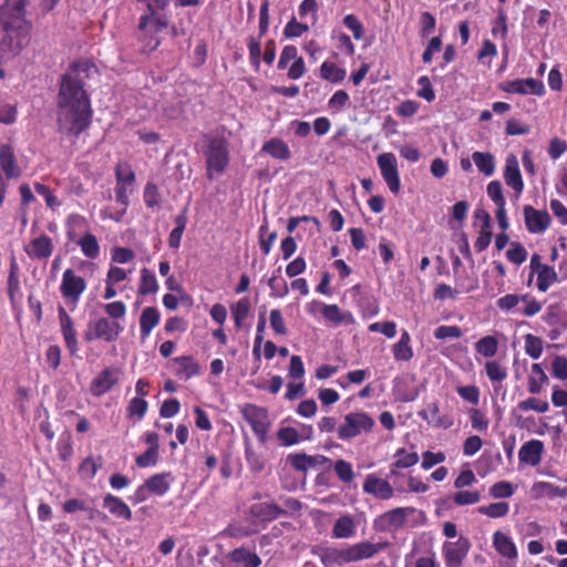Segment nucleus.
Masks as SVG:
<instances>
[{"instance_id":"f257e3e1","label":"nucleus","mask_w":567,"mask_h":567,"mask_svg":"<svg viewBox=\"0 0 567 567\" xmlns=\"http://www.w3.org/2000/svg\"><path fill=\"white\" fill-rule=\"evenodd\" d=\"M94 69L95 65L87 60L74 61L60 80L59 121L68 122V133L75 137H79L92 122L91 100L84 90V81Z\"/></svg>"},{"instance_id":"f03ea898","label":"nucleus","mask_w":567,"mask_h":567,"mask_svg":"<svg viewBox=\"0 0 567 567\" xmlns=\"http://www.w3.org/2000/svg\"><path fill=\"white\" fill-rule=\"evenodd\" d=\"M167 16L141 14L137 23V41L143 52H153L162 43L161 33L168 29Z\"/></svg>"},{"instance_id":"7ed1b4c3","label":"nucleus","mask_w":567,"mask_h":567,"mask_svg":"<svg viewBox=\"0 0 567 567\" xmlns=\"http://www.w3.org/2000/svg\"><path fill=\"white\" fill-rule=\"evenodd\" d=\"M115 200L117 204L122 205V210L117 212L115 215H111L115 221H121L126 209L130 205V195L134 192V185L136 182V175L128 162H120L116 164L115 168Z\"/></svg>"},{"instance_id":"20e7f679","label":"nucleus","mask_w":567,"mask_h":567,"mask_svg":"<svg viewBox=\"0 0 567 567\" xmlns=\"http://www.w3.org/2000/svg\"><path fill=\"white\" fill-rule=\"evenodd\" d=\"M375 421L363 411H353L343 416L342 422L338 425L337 437L348 442L360 435L369 434L373 431Z\"/></svg>"},{"instance_id":"39448f33","label":"nucleus","mask_w":567,"mask_h":567,"mask_svg":"<svg viewBox=\"0 0 567 567\" xmlns=\"http://www.w3.org/2000/svg\"><path fill=\"white\" fill-rule=\"evenodd\" d=\"M0 27V58L17 56L30 42L32 28Z\"/></svg>"},{"instance_id":"423d86ee","label":"nucleus","mask_w":567,"mask_h":567,"mask_svg":"<svg viewBox=\"0 0 567 567\" xmlns=\"http://www.w3.org/2000/svg\"><path fill=\"white\" fill-rule=\"evenodd\" d=\"M86 287L87 285L85 279L76 275L72 268L64 270L60 285V293L71 311L76 309L81 296L86 290Z\"/></svg>"},{"instance_id":"0eeeda50","label":"nucleus","mask_w":567,"mask_h":567,"mask_svg":"<svg viewBox=\"0 0 567 567\" xmlns=\"http://www.w3.org/2000/svg\"><path fill=\"white\" fill-rule=\"evenodd\" d=\"M28 0H4L0 4V27L32 28L25 17Z\"/></svg>"},{"instance_id":"6e6552de","label":"nucleus","mask_w":567,"mask_h":567,"mask_svg":"<svg viewBox=\"0 0 567 567\" xmlns=\"http://www.w3.org/2000/svg\"><path fill=\"white\" fill-rule=\"evenodd\" d=\"M207 175L212 178L210 172L223 173L229 163V151L225 138L214 137L209 141L205 152Z\"/></svg>"},{"instance_id":"1a4fd4ad","label":"nucleus","mask_w":567,"mask_h":567,"mask_svg":"<svg viewBox=\"0 0 567 567\" xmlns=\"http://www.w3.org/2000/svg\"><path fill=\"white\" fill-rule=\"evenodd\" d=\"M377 163L382 178L393 194H398L401 189V181L398 169L396 156L391 153H382L378 155Z\"/></svg>"},{"instance_id":"9d476101","label":"nucleus","mask_w":567,"mask_h":567,"mask_svg":"<svg viewBox=\"0 0 567 567\" xmlns=\"http://www.w3.org/2000/svg\"><path fill=\"white\" fill-rule=\"evenodd\" d=\"M291 61L292 63L288 69L287 76L290 80H298L302 78L307 71L306 63L303 58L298 54L297 47L288 44L284 47L279 55L277 68L285 70Z\"/></svg>"},{"instance_id":"9b49d317","label":"nucleus","mask_w":567,"mask_h":567,"mask_svg":"<svg viewBox=\"0 0 567 567\" xmlns=\"http://www.w3.org/2000/svg\"><path fill=\"white\" fill-rule=\"evenodd\" d=\"M241 414L245 421L250 425L255 435L264 441L269 430L267 410L255 404L247 403L241 408Z\"/></svg>"},{"instance_id":"f8f14e48","label":"nucleus","mask_w":567,"mask_h":567,"mask_svg":"<svg viewBox=\"0 0 567 567\" xmlns=\"http://www.w3.org/2000/svg\"><path fill=\"white\" fill-rule=\"evenodd\" d=\"M526 229L530 234H543L551 224V217L546 209H536L532 205L523 207Z\"/></svg>"},{"instance_id":"ddd939ff","label":"nucleus","mask_w":567,"mask_h":567,"mask_svg":"<svg viewBox=\"0 0 567 567\" xmlns=\"http://www.w3.org/2000/svg\"><path fill=\"white\" fill-rule=\"evenodd\" d=\"M58 318L65 348L68 349L70 355H76L80 350L78 332L75 330L73 319L66 312L63 306L58 307Z\"/></svg>"},{"instance_id":"4468645a","label":"nucleus","mask_w":567,"mask_h":567,"mask_svg":"<svg viewBox=\"0 0 567 567\" xmlns=\"http://www.w3.org/2000/svg\"><path fill=\"white\" fill-rule=\"evenodd\" d=\"M471 543L466 537L461 536L456 542H446L443 545V555L446 567H461L468 554Z\"/></svg>"},{"instance_id":"2eb2a0df","label":"nucleus","mask_w":567,"mask_h":567,"mask_svg":"<svg viewBox=\"0 0 567 567\" xmlns=\"http://www.w3.org/2000/svg\"><path fill=\"white\" fill-rule=\"evenodd\" d=\"M0 173L4 179H18L22 175L14 148L10 144H0Z\"/></svg>"},{"instance_id":"dca6fc26","label":"nucleus","mask_w":567,"mask_h":567,"mask_svg":"<svg viewBox=\"0 0 567 567\" xmlns=\"http://www.w3.org/2000/svg\"><path fill=\"white\" fill-rule=\"evenodd\" d=\"M501 90L507 93L534 94L536 96L545 94L544 83L533 78L506 81L501 84Z\"/></svg>"},{"instance_id":"f3484780","label":"nucleus","mask_w":567,"mask_h":567,"mask_svg":"<svg viewBox=\"0 0 567 567\" xmlns=\"http://www.w3.org/2000/svg\"><path fill=\"white\" fill-rule=\"evenodd\" d=\"M120 369L105 368L91 382L90 391L93 396H102L109 392L120 380Z\"/></svg>"},{"instance_id":"a211bd4d","label":"nucleus","mask_w":567,"mask_h":567,"mask_svg":"<svg viewBox=\"0 0 567 567\" xmlns=\"http://www.w3.org/2000/svg\"><path fill=\"white\" fill-rule=\"evenodd\" d=\"M312 553L318 555L324 567H341L351 564L348 545L341 548L338 547H323L320 549H312Z\"/></svg>"},{"instance_id":"6ab92c4d","label":"nucleus","mask_w":567,"mask_h":567,"mask_svg":"<svg viewBox=\"0 0 567 567\" xmlns=\"http://www.w3.org/2000/svg\"><path fill=\"white\" fill-rule=\"evenodd\" d=\"M90 328L95 330L96 337L105 342H114L124 331V327L118 321H111L109 318L101 317L95 321H90Z\"/></svg>"},{"instance_id":"aec40b11","label":"nucleus","mask_w":567,"mask_h":567,"mask_svg":"<svg viewBox=\"0 0 567 567\" xmlns=\"http://www.w3.org/2000/svg\"><path fill=\"white\" fill-rule=\"evenodd\" d=\"M389 543H371L368 540L348 545L350 561L358 563L374 557L380 550L388 547Z\"/></svg>"},{"instance_id":"412c9836","label":"nucleus","mask_w":567,"mask_h":567,"mask_svg":"<svg viewBox=\"0 0 567 567\" xmlns=\"http://www.w3.org/2000/svg\"><path fill=\"white\" fill-rule=\"evenodd\" d=\"M413 512V508L396 507L380 515L374 524L381 530L398 529L406 523V512Z\"/></svg>"},{"instance_id":"4be33fe9","label":"nucleus","mask_w":567,"mask_h":567,"mask_svg":"<svg viewBox=\"0 0 567 567\" xmlns=\"http://www.w3.org/2000/svg\"><path fill=\"white\" fill-rule=\"evenodd\" d=\"M362 489L365 494L373 495L380 499H390L393 496V487L391 484L382 478L377 477L374 474L367 475Z\"/></svg>"},{"instance_id":"5701e85b","label":"nucleus","mask_w":567,"mask_h":567,"mask_svg":"<svg viewBox=\"0 0 567 567\" xmlns=\"http://www.w3.org/2000/svg\"><path fill=\"white\" fill-rule=\"evenodd\" d=\"M54 246L52 239L42 234L33 238L25 247V252L31 259H47L53 252Z\"/></svg>"},{"instance_id":"b1692460","label":"nucleus","mask_w":567,"mask_h":567,"mask_svg":"<svg viewBox=\"0 0 567 567\" xmlns=\"http://www.w3.org/2000/svg\"><path fill=\"white\" fill-rule=\"evenodd\" d=\"M504 179L507 186L520 194L524 189V182L519 171L518 159L515 155L507 156L504 168Z\"/></svg>"},{"instance_id":"393cba45","label":"nucleus","mask_w":567,"mask_h":567,"mask_svg":"<svg viewBox=\"0 0 567 567\" xmlns=\"http://www.w3.org/2000/svg\"><path fill=\"white\" fill-rule=\"evenodd\" d=\"M543 453L544 443L540 440L533 439L522 445L518 451V458L522 463L536 466L540 463Z\"/></svg>"},{"instance_id":"a878e982","label":"nucleus","mask_w":567,"mask_h":567,"mask_svg":"<svg viewBox=\"0 0 567 567\" xmlns=\"http://www.w3.org/2000/svg\"><path fill=\"white\" fill-rule=\"evenodd\" d=\"M250 514L262 523H269L278 518L280 515H286V511L275 503H256L249 508Z\"/></svg>"},{"instance_id":"bb28decb","label":"nucleus","mask_w":567,"mask_h":567,"mask_svg":"<svg viewBox=\"0 0 567 567\" xmlns=\"http://www.w3.org/2000/svg\"><path fill=\"white\" fill-rule=\"evenodd\" d=\"M103 507L116 518L131 520L133 517L130 506L121 497L113 494L107 493L103 496Z\"/></svg>"},{"instance_id":"cd10ccee","label":"nucleus","mask_w":567,"mask_h":567,"mask_svg":"<svg viewBox=\"0 0 567 567\" xmlns=\"http://www.w3.org/2000/svg\"><path fill=\"white\" fill-rule=\"evenodd\" d=\"M173 482L174 476L171 472H162L146 478L145 487L148 488L151 494L163 496L169 491Z\"/></svg>"},{"instance_id":"c85d7f7f","label":"nucleus","mask_w":567,"mask_h":567,"mask_svg":"<svg viewBox=\"0 0 567 567\" xmlns=\"http://www.w3.org/2000/svg\"><path fill=\"white\" fill-rule=\"evenodd\" d=\"M493 546L502 557L509 560L517 559L518 553L515 543L501 530H496L493 534Z\"/></svg>"},{"instance_id":"c756f323","label":"nucleus","mask_w":567,"mask_h":567,"mask_svg":"<svg viewBox=\"0 0 567 567\" xmlns=\"http://www.w3.org/2000/svg\"><path fill=\"white\" fill-rule=\"evenodd\" d=\"M173 362L176 364L175 375L181 379L188 380L200 373V367L192 355L176 357Z\"/></svg>"},{"instance_id":"7c9ffc66","label":"nucleus","mask_w":567,"mask_h":567,"mask_svg":"<svg viewBox=\"0 0 567 567\" xmlns=\"http://www.w3.org/2000/svg\"><path fill=\"white\" fill-rule=\"evenodd\" d=\"M161 313L156 307H145L140 317V332L142 341L146 340L152 330L159 323Z\"/></svg>"},{"instance_id":"2f4dec72","label":"nucleus","mask_w":567,"mask_h":567,"mask_svg":"<svg viewBox=\"0 0 567 567\" xmlns=\"http://www.w3.org/2000/svg\"><path fill=\"white\" fill-rule=\"evenodd\" d=\"M261 152L279 161H288L291 157V151L288 144L279 137H272L266 141L261 146Z\"/></svg>"},{"instance_id":"473e14b6","label":"nucleus","mask_w":567,"mask_h":567,"mask_svg":"<svg viewBox=\"0 0 567 567\" xmlns=\"http://www.w3.org/2000/svg\"><path fill=\"white\" fill-rule=\"evenodd\" d=\"M419 416L426 421L427 424L435 427L447 429L452 425V421L441 415L437 402L429 403L425 409L419 412Z\"/></svg>"},{"instance_id":"72a5a7b5","label":"nucleus","mask_w":567,"mask_h":567,"mask_svg":"<svg viewBox=\"0 0 567 567\" xmlns=\"http://www.w3.org/2000/svg\"><path fill=\"white\" fill-rule=\"evenodd\" d=\"M420 457L416 452L399 449L394 454V462L390 466V476H396L399 470L410 468L417 464Z\"/></svg>"},{"instance_id":"f704fd0d","label":"nucleus","mask_w":567,"mask_h":567,"mask_svg":"<svg viewBox=\"0 0 567 567\" xmlns=\"http://www.w3.org/2000/svg\"><path fill=\"white\" fill-rule=\"evenodd\" d=\"M227 557L231 563L241 564L243 567H259L261 565L260 557L244 546L233 549Z\"/></svg>"},{"instance_id":"c9c22d12","label":"nucleus","mask_w":567,"mask_h":567,"mask_svg":"<svg viewBox=\"0 0 567 567\" xmlns=\"http://www.w3.org/2000/svg\"><path fill=\"white\" fill-rule=\"evenodd\" d=\"M355 523L351 515H341L333 524L332 537L339 539L350 538L355 534Z\"/></svg>"},{"instance_id":"e433bc0d","label":"nucleus","mask_w":567,"mask_h":567,"mask_svg":"<svg viewBox=\"0 0 567 567\" xmlns=\"http://www.w3.org/2000/svg\"><path fill=\"white\" fill-rule=\"evenodd\" d=\"M321 315L326 320L336 326L341 323H353L354 321L351 312H343L338 305H322Z\"/></svg>"},{"instance_id":"4c0bfd02","label":"nucleus","mask_w":567,"mask_h":567,"mask_svg":"<svg viewBox=\"0 0 567 567\" xmlns=\"http://www.w3.org/2000/svg\"><path fill=\"white\" fill-rule=\"evenodd\" d=\"M346 75V69L338 66L334 62L324 61L320 65V78L328 82L341 83Z\"/></svg>"},{"instance_id":"58836bf2","label":"nucleus","mask_w":567,"mask_h":567,"mask_svg":"<svg viewBox=\"0 0 567 567\" xmlns=\"http://www.w3.org/2000/svg\"><path fill=\"white\" fill-rule=\"evenodd\" d=\"M411 337L408 331H403L399 341L393 344L392 352L396 361H409L413 357V350L410 346Z\"/></svg>"},{"instance_id":"ea45409f","label":"nucleus","mask_w":567,"mask_h":567,"mask_svg":"<svg viewBox=\"0 0 567 567\" xmlns=\"http://www.w3.org/2000/svg\"><path fill=\"white\" fill-rule=\"evenodd\" d=\"M76 245L80 246L82 254L90 258L95 259L100 256V244L94 234L86 231L82 237L76 240Z\"/></svg>"},{"instance_id":"a19ab883","label":"nucleus","mask_w":567,"mask_h":567,"mask_svg":"<svg viewBox=\"0 0 567 567\" xmlns=\"http://www.w3.org/2000/svg\"><path fill=\"white\" fill-rule=\"evenodd\" d=\"M473 162L477 169L485 176H492L495 172V157L488 152H474Z\"/></svg>"},{"instance_id":"79ce46f5","label":"nucleus","mask_w":567,"mask_h":567,"mask_svg":"<svg viewBox=\"0 0 567 567\" xmlns=\"http://www.w3.org/2000/svg\"><path fill=\"white\" fill-rule=\"evenodd\" d=\"M493 237L492 233V219L489 214H484L483 216V224L478 234V237L476 238L474 243V248L477 252L484 251L491 244Z\"/></svg>"},{"instance_id":"37998d69","label":"nucleus","mask_w":567,"mask_h":567,"mask_svg":"<svg viewBox=\"0 0 567 567\" xmlns=\"http://www.w3.org/2000/svg\"><path fill=\"white\" fill-rule=\"evenodd\" d=\"M268 286L271 290V298H285L289 293L287 281L281 278V267H278L268 279Z\"/></svg>"},{"instance_id":"c03bdc74","label":"nucleus","mask_w":567,"mask_h":567,"mask_svg":"<svg viewBox=\"0 0 567 567\" xmlns=\"http://www.w3.org/2000/svg\"><path fill=\"white\" fill-rule=\"evenodd\" d=\"M548 381V378L542 368L540 363L532 364V374L528 377V392L538 394L543 385Z\"/></svg>"},{"instance_id":"a18cd8bd","label":"nucleus","mask_w":567,"mask_h":567,"mask_svg":"<svg viewBox=\"0 0 567 567\" xmlns=\"http://www.w3.org/2000/svg\"><path fill=\"white\" fill-rule=\"evenodd\" d=\"M558 280L555 269L548 265H539L537 270V289L542 292L548 290V288Z\"/></svg>"},{"instance_id":"49530a36","label":"nucleus","mask_w":567,"mask_h":567,"mask_svg":"<svg viewBox=\"0 0 567 567\" xmlns=\"http://www.w3.org/2000/svg\"><path fill=\"white\" fill-rule=\"evenodd\" d=\"M158 290L157 279L151 270L147 268H142L141 270V280L138 285V295L146 296L150 293H155Z\"/></svg>"},{"instance_id":"de8ad7c7","label":"nucleus","mask_w":567,"mask_h":567,"mask_svg":"<svg viewBox=\"0 0 567 567\" xmlns=\"http://www.w3.org/2000/svg\"><path fill=\"white\" fill-rule=\"evenodd\" d=\"M86 225V219L80 214H71L68 216L65 221L66 227V239L72 243H76L78 238V229H81Z\"/></svg>"},{"instance_id":"09e8293b","label":"nucleus","mask_w":567,"mask_h":567,"mask_svg":"<svg viewBox=\"0 0 567 567\" xmlns=\"http://www.w3.org/2000/svg\"><path fill=\"white\" fill-rule=\"evenodd\" d=\"M477 512L489 518H502L509 513V504L507 502H497L477 507Z\"/></svg>"},{"instance_id":"8fccbe9b","label":"nucleus","mask_w":567,"mask_h":567,"mask_svg":"<svg viewBox=\"0 0 567 567\" xmlns=\"http://www.w3.org/2000/svg\"><path fill=\"white\" fill-rule=\"evenodd\" d=\"M475 350L485 358H492L497 353L498 341L494 336L483 337L475 343Z\"/></svg>"},{"instance_id":"3c124183","label":"nucleus","mask_w":567,"mask_h":567,"mask_svg":"<svg viewBox=\"0 0 567 567\" xmlns=\"http://www.w3.org/2000/svg\"><path fill=\"white\" fill-rule=\"evenodd\" d=\"M485 372L492 383H501L507 378V369L496 360L485 362Z\"/></svg>"},{"instance_id":"603ef678","label":"nucleus","mask_w":567,"mask_h":567,"mask_svg":"<svg viewBox=\"0 0 567 567\" xmlns=\"http://www.w3.org/2000/svg\"><path fill=\"white\" fill-rule=\"evenodd\" d=\"M250 303L247 298L238 300L231 306V316L237 328L243 326L244 320L248 317Z\"/></svg>"},{"instance_id":"864d4df0","label":"nucleus","mask_w":567,"mask_h":567,"mask_svg":"<svg viewBox=\"0 0 567 567\" xmlns=\"http://www.w3.org/2000/svg\"><path fill=\"white\" fill-rule=\"evenodd\" d=\"M144 204L147 208L159 207L161 194L156 184L148 182L143 192Z\"/></svg>"},{"instance_id":"5fc2aeb1","label":"nucleus","mask_w":567,"mask_h":567,"mask_svg":"<svg viewBox=\"0 0 567 567\" xmlns=\"http://www.w3.org/2000/svg\"><path fill=\"white\" fill-rule=\"evenodd\" d=\"M525 352L533 359H539L543 353V340L532 333L525 336Z\"/></svg>"},{"instance_id":"6e6d98bb","label":"nucleus","mask_w":567,"mask_h":567,"mask_svg":"<svg viewBox=\"0 0 567 567\" xmlns=\"http://www.w3.org/2000/svg\"><path fill=\"white\" fill-rule=\"evenodd\" d=\"M333 470L338 478L343 483L352 482L354 477L353 467L350 462L346 460H338L333 464Z\"/></svg>"},{"instance_id":"4d7b16f0","label":"nucleus","mask_w":567,"mask_h":567,"mask_svg":"<svg viewBox=\"0 0 567 567\" xmlns=\"http://www.w3.org/2000/svg\"><path fill=\"white\" fill-rule=\"evenodd\" d=\"M148 403L143 398H133L126 408L127 417L137 416L142 420L147 412Z\"/></svg>"},{"instance_id":"13d9d810","label":"nucleus","mask_w":567,"mask_h":567,"mask_svg":"<svg viewBox=\"0 0 567 567\" xmlns=\"http://www.w3.org/2000/svg\"><path fill=\"white\" fill-rule=\"evenodd\" d=\"M520 301L524 302V307L519 309V311L526 317H533L539 313L543 309V303L536 298L532 297L529 293L522 295Z\"/></svg>"},{"instance_id":"bf43d9fd","label":"nucleus","mask_w":567,"mask_h":567,"mask_svg":"<svg viewBox=\"0 0 567 567\" xmlns=\"http://www.w3.org/2000/svg\"><path fill=\"white\" fill-rule=\"evenodd\" d=\"M159 457V451L154 449H148L142 453L141 455L136 456L135 464L140 468H147L155 466L158 462Z\"/></svg>"},{"instance_id":"052dcab7","label":"nucleus","mask_w":567,"mask_h":567,"mask_svg":"<svg viewBox=\"0 0 567 567\" xmlns=\"http://www.w3.org/2000/svg\"><path fill=\"white\" fill-rule=\"evenodd\" d=\"M506 258L515 265H522L527 259V250L520 243H512L506 251Z\"/></svg>"},{"instance_id":"680f3d73","label":"nucleus","mask_w":567,"mask_h":567,"mask_svg":"<svg viewBox=\"0 0 567 567\" xmlns=\"http://www.w3.org/2000/svg\"><path fill=\"white\" fill-rule=\"evenodd\" d=\"M311 455L306 453H293L288 455V462L290 465L299 472H307L311 468Z\"/></svg>"},{"instance_id":"e2e57ef3","label":"nucleus","mask_w":567,"mask_h":567,"mask_svg":"<svg viewBox=\"0 0 567 567\" xmlns=\"http://www.w3.org/2000/svg\"><path fill=\"white\" fill-rule=\"evenodd\" d=\"M481 499L478 491H460L453 495V502L458 506L473 505Z\"/></svg>"},{"instance_id":"0e129e2a","label":"nucleus","mask_w":567,"mask_h":567,"mask_svg":"<svg viewBox=\"0 0 567 567\" xmlns=\"http://www.w3.org/2000/svg\"><path fill=\"white\" fill-rule=\"evenodd\" d=\"M514 492L513 485L507 481H499L489 487V495L494 498H508Z\"/></svg>"},{"instance_id":"69168bd1","label":"nucleus","mask_w":567,"mask_h":567,"mask_svg":"<svg viewBox=\"0 0 567 567\" xmlns=\"http://www.w3.org/2000/svg\"><path fill=\"white\" fill-rule=\"evenodd\" d=\"M104 312L107 315L109 319H113L112 321H118L123 319L126 315V305L123 301H112L103 307Z\"/></svg>"},{"instance_id":"338daca9","label":"nucleus","mask_w":567,"mask_h":567,"mask_svg":"<svg viewBox=\"0 0 567 567\" xmlns=\"http://www.w3.org/2000/svg\"><path fill=\"white\" fill-rule=\"evenodd\" d=\"M245 457L248 464V467L254 473H259L264 470L265 463L261 456L254 451V449L249 445L245 447Z\"/></svg>"},{"instance_id":"774afa93","label":"nucleus","mask_w":567,"mask_h":567,"mask_svg":"<svg viewBox=\"0 0 567 567\" xmlns=\"http://www.w3.org/2000/svg\"><path fill=\"white\" fill-rule=\"evenodd\" d=\"M551 373L555 378L567 380V358L565 355H556L551 362Z\"/></svg>"}]
</instances>
